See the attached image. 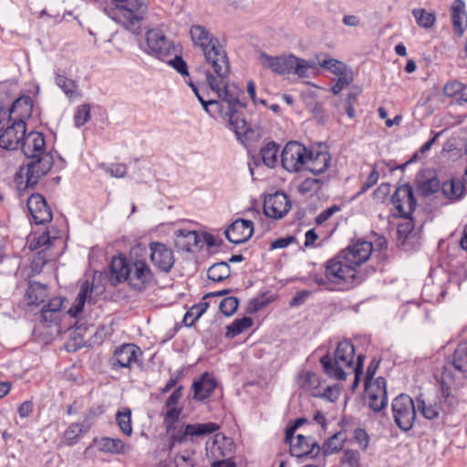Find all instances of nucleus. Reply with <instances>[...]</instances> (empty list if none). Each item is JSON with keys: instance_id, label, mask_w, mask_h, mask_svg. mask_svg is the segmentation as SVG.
Instances as JSON below:
<instances>
[{"instance_id": "nucleus-1", "label": "nucleus", "mask_w": 467, "mask_h": 467, "mask_svg": "<svg viewBox=\"0 0 467 467\" xmlns=\"http://www.w3.org/2000/svg\"><path fill=\"white\" fill-rule=\"evenodd\" d=\"M19 149L30 161L26 164L25 184L24 175L21 171L16 174L15 181L19 190L33 189L39 180L51 170L54 163L53 156L50 152L46 151L45 137L38 131L26 132Z\"/></svg>"}, {"instance_id": "nucleus-2", "label": "nucleus", "mask_w": 467, "mask_h": 467, "mask_svg": "<svg viewBox=\"0 0 467 467\" xmlns=\"http://www.w3.org/2000/svg\"><path fill=\"white\" fill-rule=\"evenodd\" d=\"M194 46L199 47L203 54L205 63L214 74L221 78L230 74V63L227 53L219 39L201 25H193L190 29Z\"/></svg>"}, {"instance_id": "nucleus-3", "label": "nucleus", "mask_w": 467, "mask_h": 467, "mask_svg": "<svg viewBox=\"0 0 467 467\" xmlns=\"http://www.w3.org/2000/svg\"><path fill=\"white\" fill-rule=\"evenodd\" d=\"M105 14L139 36L146 27L145 0H104Z\"/></svg>"}, {"instance_id": "nucleus-4", "label": "nucleus", "mask_w": 467, "mask_h": 467, "mask_svg": "<svg viewBox=\"0 0 467 467\" xmlns=\"http://www.w3.org/2000/svg\"><path fill=\"white\" fill-rule=\"evenodd\" d=\"M375 266L366 267L365 270H355L338 254L324 264V275L330 282V291H346L362 284L369 275L375 273Z\"/></svg>"}, {"instance_id": "nucleus-5", "label": "nucleus", "mask_w": 467, "mask_h": 467, "mask_svg": "<svg viewBox=\"0 0 467 467\" xmlns=\"http://www.w3.org/2000/svg\"><path fill=\"white\" fill-rule=\"evenodd\" d=\"M142 250L140 245L134 246L130 250V255L134 259V272L131 270L124 257H114L111 260L110 283L113 285L130 279V285L139 291L145 287L146 283V262L140 259V252Z\"/></svg>"}, {"instance_id": "nucleus-6", "label": "nucleus", "mask_w": 467, "mask_h": 467, "mask_svg": "<svg viewBox=\"0 0 467 467\" xmlns=\"http://www.w3.org/2000/svg\"><path fill=\"white\" fill-rule=\"evenodd\" d=\"M206 80L208 87L213 92L217 94L219 100H216L220 106L213 107V114L215 112L222 113L226 109H231L234 108H245L246 103L244 101V93L243 89H241L234 83L230 84L229 82H225L224 80L228 78L229 75L226 78H221L214 75L210 71H205Z\"/></svg>"}, {"instance_id": "nucleus-7", "label": "nucleus", "mask_w": 467, "mask_h": 467, "mask_svg": "<svg viewBox=\"0 0 467 467\" xmlns=\"http://www.w3.org/2000/svg\"><path fill=\"white\" fill-rule=\"evenodd\" d=\"M355 348L349 340H343L337 346L333 355L327 353L320 358V364L326 375L338 380L347 378L345 368H353Z\"/></svg>"}, {"instance_id": "nucleus-8", "label": "nucleus", "mask_w": 467, "mask_h": 467, "mask_svg": "<svg viewBox=\"0 0 467 467\" xmlns=\"http://www.w3.org/2000/svg\"><path fill=\"white\" fill-rule=\"evenodd\" d=\"M395 424L402 431L412 429L417 418V403L407 394H400L391 402Z\"/></svg>"}, {"instance_id": "nucleus-9", "label": "nucleus", "mask_w": 467, "mask_h": 467, "mask_svg": "<svg viewBox=\"0 0 467 467\" xmlns=\"http://www.w3.org/2000/svg\"><path fill=\"white\" fill-rule=\"evenodd\" d=\"M308 151L300 142L294 140L287 142L281 152L282 167L289 172L304 171Z\"/></svg>"}, {"instance_id": "nucleus-10", "label": "nucleus", "mask_w": 467, "mask_h": 467, "mask_svg": "<svg viewBox=\"0 0 467 467\" xmlns=\"http://www.w3.org/2000/svg\"><path fill=\"white\" fill-rule=\"evenodd\" d=\"M219 430V425L214 422L187 424L185 426H176V431L170 432V447L175 443L182 444L188 440L194 441V438L212 434Z\"/></svg>"}, {"instance_id": "nucleus-11", "label": "nucleus", "mask_w": 467, "mask_h": 467, "mask_svg": "<svg viewBox=\"0 0 467 467\" xmlns=\"http://www.w3.org/2000/svg\"><path fill=\"white\" fill-rule=\"evenodd\" d=\"M373 251L374 244L371 242L357 240L337 254L355 270H361V265L369 260Z\"/></svg>"}, {"instance_id": "nucleus-12", "label": "nucleus", "mask_w": 467, "mask_h": 467, "mask_svg": "<svg viewBox=\"0 0 467 467\" xmlns=\"http://www.w3.org/2000/svg\"><path fill=\"white\" fill-rule=\"evenodd\" d=\"M390 202L397 211V213L394 214L396 217L411 219V215L417 208V200L410 184L405 183L397 187Z\"/></svg>"}, {"instance_id": "nucleus-13", "label": "nucleus", "mask_w": 467, "mask_h": 467, "mask_svg": "<svg viewBox=\"0 0 467 467\" xmlns=\"http://www.w3.org/2000/svg\"><path fill=\"white\" fill-rule=\"evenodd\" d=\"M178 47L158 29H148V55L164 61L171 57Z\"/></svg>"}, {"instance_id": "nucleus-14", "label": "nucleus", "mask_w": 467, "mask_h": 467, "mask_svg": "<svg viewBox=\"0 0 467 467\" xmlns=\"http://www.w3.org/2000/svg\"><path fill=\"white\" fill-rule=\"evenodd\" d=\"M368 408L374 412H380L388 405L387 381L378 377L372 384L365 386Z\"/></svg>"}, {"instance_id": "nucleus-15", "label": "nucleus", "mask_w": 467, "mask_h": 467, "mask_svg": "<svg viewBox=\"0 0 467 467\" xmlns=\"http://www.w3.org/2000/svg\"><path fill=\"white\" fill-rule=\"evenodd\" d=\"M26 131V122L22 119H15L0 134V147L7 150L19 149L22 140L25 139Z\"/></svg>"}, {"instance_id": "nucleus-16", "label": "nucleus", "mask_w": 467, "mask_h": 467, "mask_svg": "<svg viewBox=\"0 0 467 467\" xmlns=\"http://www.w3.org/2000/svg\"><path fill=\"white\" fill-rule=\"evenodd\" d=\"M290 208V200L288 196L282 192L269 194L264 201V213L265 216L275 220L283 218L289 212Z\"/></svg>"}, {"instance_id": "nucleus-17", "label": "nucleus", "mask_w": 467, "mask_h": 467, "mask_svg": "<svg viewBox=\"0 0 467 467\" xmlns=\"http://www.w3.org/2000/svg\"><path fill=\"white\" fill-rule=\"evenodd\" d=\"M150 261L160 271L168 273L174 265L173 252L166 244L159 242L150 244Z\"/></svg>"}, {"instance_id": "nucleus-18", "label": "nucleus", "mask_w": 467, "mask_h": 467, "mask_svg": "<svg viewBox=\"0 0 467 467\" xmlns=\"http://www.w3.org/2000/svg\"><path fill=\"white\" fill-rule=\"evenodd\" d=\"M26 205L36 224H44L52 220L51 209L41 194L32 193L27 200Z\"/></svg>"}, {"instance_id": "nucleus-19", "label": "nucleus", "mask_w": 467, "mask_h": 467, "mask_svg": "<svg viewBox=\"0 0 467 467\" xmlns=\"http://www.w3.org/2000/svg\"><path fill=\"white\" fill-rule=\"evenodd\" d=\"M226 239L235 244L247 242L254 234V223L250 220L237 219L224 232Z\"/></svg>"}, {"instance_id": "nucleus-20", "label": "nucleus", "mask_w": 467, "mask_h": 467, "mask_svg": "<svg viewBox=\"0 0 467 467\" xmlns=\"http://www.w3.org/2000/svg\"><path fill=\"white\" fill-rule=\"evenodd\" d=\"M141 353L140 348L134 344H124L114 351L111 358L112 367L115 368H131L136 365L140 367L138 363V353Z\"/></svg>"}, {"instance_id": "nucleus-21", "label": "nucleus", "mask_w": 467, "mask_h": 467, "mask_svg": "<svg viewBox=\"0 0 467 467\" xmlns=\"http://www.w3.org/2000/svg\"><path fill=\"white\" fill-rule=\"evenodd\" d=\"M262 66L279 75L291 74L292 55L272 57L265 52L259 56Z\"/></svg>"}, {"instance_id": "nucleus-22", "label": "nucleus", "mask_w": 467, "mask_h": 467, "mask_svg": "<svg viewBox=\"0 0 467 467\" xmlns=\"http://www.w3.org/2000/svg\"><path fill=\"white\" fill-rule=\"evenodd\" d=\"M295 440L296 441L290 444V453L292 456L301 458L309 454L317 455L319 453L320 447L311 436L306 437L298 434Z\"/></svg>"}, {"instance_id": "nucleus-23", "label": "nucleus", "mask_w": 467, "mask_h": 467, "mask_svg": "<svg viewBox=\"0 0 467 467\" xmlns=\"http://www.w3.org/2000/svg\"><path fill=\"white\" fill-rule=\"evenodd\" d=\"M93 294L94 285H91L88 280L83 282L75 302L67 311L68 315L72 317H77L83 311L86 302L94 304L96 302V297Z\"/></svg>"}, {"instance_id": "nucleus-24", "label": "nucleus", "mask_w": 467, "mask_h": 467, "mask_svg": "<svg viewBox=\"0 0 467 467\" xmlns=\"http://www.w3.org/2000/svg\"><path fill=\"white\" fill-rule=\"evenodd\" d=\"M176 247L186 252H194L202 248L201 239L196 231L179 229L175 232Z\"/></svg>"}, {"instance_id": "nucleus-25", "label": "nucleus", "mask_w": 467, "mask_h": 467, "mask_svg": "<svg viewBox=\"0 0 467 467\" xmlns=\"http://www.w3.org/2000/svg\"><path fill=\"white\" fill-rule=\"evenodd\" d=\"M453 29L458 36H462L467 27V13L463 0H454L451 6Z\"/></svg>"}, {"instance_id": "nucleus-26", "label": "nucleus", "mask_w": 467, "mask_h": 467, "mask_svg": "<svg viewBox=\"0 0 467 467\" xmlns=\"http://www.w3.org/2000/svg\"><path fill=\"white\" fill-rule=\"evenodd\" d=\"M244 108H234L219 113L224 119H228L231 129L237 136L245 134L249 130L247 122L244 117Z\"/></svg>"}, {"instance_id": "nucleus-27", "label": "nucleus", "mask_w": 467, "mask_h": 467, "mask_svg": "<svg viewBox=\"0 0 467 467\" xmlns=\"http://www.w3.org/2000/svg\"><path fill=\"white\" fill-rule=\"evenodd\" d=\"M215 388V380L209 377L208 373L205 372L192 383V389L194 393L193 399L197 400H204L213 394Z\"/></svg>"}, {"instance_id": "nucleus-28", "label": "nucleus", "mask_w": 467, "mask_h": 467, "mask_svg": "<svg viewBox=\"0 0 467 467\" xmlns=\"http://www.w3.org/2000/svg\"><path fill=\"white\" fill-rule=\"evenodd\" d=\"M329 163L330 155L327 152L319 151L314 154L309 150L304 170L309 171L315 175H319L327 170Z\"/></svg>"}, {"instance_id": "nucleus-29", "label": "nucleus", "mask_w": 467, "mask_h": 467, "mask_svg": "<svg viewBox=\"0 0 467 467\" xmlns=\"http://www.w3.org/2000/svg\"><path fill=\"white\" fill-rule=\"evenodd\" d=\"M466 192L465 183L458 178H451L441 184L442 194L451 202L462 199Z\"/></svg>"}, {"instance_id": "nucleus-30", "label": "nucleus", "mask_w": 467, "mask_h": 467, "mask_svg": "<svg viewBox=\"0 0 467 467\" xmlns=\"http://www.w3.org/2000/svg\"><path fill=\"white\" fill-rule=\"evenodd\" d=\"M453 381L454 378L451 370L449 368L444 367L441 377V396L444 398L445 403H447L451 408H453L457 403L455 397L451 393V384Z\"/></svg>"}, {"instance_id": "nucleus-31", "label": "nucleus", "mask_w": 467, "mask_h": 467, "mask_svg": "<svg viewBox=\"0 0 467 467\" xmlns=\"http://www.w3.org/2000/svg\"><path fill=\"white\" fill-rule=\"evenodd\" d=\"M417 410L427 420H433L439 418L441 407L436 401L427 403L424 400L423 394L420 393L417 399Z\"/></svg>"}, {"instance_id": "nucleus-32", "label": "nucleus", "mask_w": 467, "mask_h": 467, "mask_svg": "<svg viewBox=\"0 0 467 467\" xmlns=\"http://www.w3.org/2000/svg\"><path fill=\"white\" fill-rule=\"evenodd\" d=\"M298 384L300 388L310 390L314 397L320 396V391L318 390L320 378L317 373L312 371H303L299 374Z\"/></svg>"}, {"instance_id": "nucleus-33", "label": "nucleus", "mask_w": 467, "mask_h": 467, "mask_svg": "<svg viewBox=\"0 0 467 467\" xmlns=\"http://www.w3.org/2000/svg\"><path fill=\"white\" fill-rule=\"evenodd\" d=\"M451 358L453 368L467 379V342L460 343Z\"/></svg>"}, {"instance_id": "nucleus-34", "label": "nucleus", "mask_w": 467, "mask_h": 467, "mask_svg": "<svg viewBox=\"0 0 467 467\" xmlns=\"http://www.w3.org/2000/svg\"><path fill=\"white\" fill-rule=\"evenodd\" d=\"M29 304L39 305L47 296V285L39 282H30L26 289Z\"/></svg>"}, {"instance_id": "nucleus-35", "label": "nucleus", "mask_w": 467, "mask_h": 467, "mask_svg": "<svg viewBox=\"0 0 467 467\" xmlns=\"http://www.w3.org/2000/svg\"><path fill=\"white\" fill-rule=\"evenodd\" d=\"M324 57L322 61H320V67L330 71L334 75L340 77L353 72L344 62L327 57V54H325Z\"/></svg>"}, {"instance_id": "nucleus-36", "label": "nucleus", "mask_w": 467, "mask_h": 467, "mask_svg": "<svg viewBox=\"0 0 467 467\" xmlns=\"http://www.w3.org/2000/svg\"><path fill=\"white\" fill-rule=\"evenodd\" d=\"M279 145L275 141H269L260 150L263 162L269 168H274L277 163Z\"/></svg>"}, {"instance_id": "nucleus-37", "label": "nucleus", "mask_w": 467, "mask_h": 467, "mask_svg": "<svg viewBox=\"0 0 467 467\" xmlns=\"http://www.w3.org/2000/svg\"><path fill=\"white\" fill-rule=\"evenodd\" d=\"M208 278L214 282H222L231 275V268L226 262L213 264L207 271Z\"/></svg>"}, {"instance_id": "nucleus-38", "label": "nucleus", "mask_w": 467, "mask_h": 467, "mask_svg": "<svg viewBox=\"0 0 467 467\" xmlns=\"http://www.w3.org/2000/svg\"><path fill=\"white\" fill-rule=\"evenodd\" d=\"M348 439L347 431H340L333 434L324 443L323 450L325 454H332L340 451Z\"/></svg>"}, {"instance_id": "nucleus-39", "label": "nucleus", "mask_w": 467, "mask_h": 467, "mask_svg": "<svg viewBox=\"0 0 467 467\" xmlns=\"http://www.w3.org/2000/svg\"><path fill=\"white\" fill-rule=\"evenodd\" d=\"M55 83L68 99L78 96V84L75 80L68 78L65 75L57 73Z\"/></svg>"}, {"instance_id": "nucleus-40", "label": "nucleus", "mask_w": 467, "mask_h": 467, "mask_svg": "<svg viewBox=\"0 0 467 467\" xmlns=\"http://www.w3.org/2000/svg\"><path fill=\"white\" fill-rule=\"evenodd\" d=\"M253 326V319L248 317L235 319L231 325L227 326L225 337L234 338Z\"/></svg>"}, {"instance_id": "nucleus-41", "label": "nucleus", "mask_w": 467, "mask_h": 467, "mask_svg": "<svg viewBox=\"0 0 467 467\" xmlns=\"http://www.w3.org/2000/svg\"><path fill=\"white\" fill-rule=\"evenodd\" d=\"M98 447L104 452L122 453L125 445L120 439L104 437L98 441Z\"/></svg>"}, {"instance_id": "nucleus-42", "label": "nucleus", "mask_w": 467, "mask_h": 467, "mask_svg": "<svg viewBox=\"0 0 467 467\" xmlns=\"http://www.w3.org/2000/svg\"><path fill=\"white\" fill-rule=\"evenodd\" d=\"M89 426L82 423H72L64 432L65 441L68 445L75 444L78 439L88 431Z\"/></svg>"}, {"instance_id": "nucleus-43", "label": "nucleus", "mask_w": 467, "mask_h": 467, "mask_svg": "<svg viewBox=\"0 0 467 467\" xmlns=\"http://www.w3.org/2000/svg\"><path fill=\"white\" fill-rule=\"evenodd\" d=\"M63 305L61 297H53L46 304L41 310L42 319L46 322H52Z\"/></svg>"}, {"instance_id": "nucleus-44", "label": "nucleus", "mask_w": 467, "mask_h": 467, "mask_svg": "<svg viewBox=\"0 0 467 467\" xmlns=\"http://www.w3.org/2000/svg\"><path fill=\"white\" fill-rule=\"evenodd\" d=\"M209 307L208 302H201L193 305L184 315L183 322L185 326L192 327L202 316Z\"/></svg>"}, {"instance_id": "nucleus-45", "label": "nucleus", "mask_w": 467, "mask_h": 467, "mask_svg": "<svg viewBox=\"0 0 467 467\" xmlns=\"http://www.w3.org/2000/svg\"><path fill=\"white\" fill-rule=\"evenodd\" d=\"M412 15L420 27L431 28L435 24L436 16L434 13L427 12L422 8H416L412 10Z\"/></svg>"}, {"instance_id": "nucleus-46", "label": "nucleus", "mask_w": 467, "mask_h": 467, "mask_svg": "<svg viewBox=\"0 0 467 467\" xmlns=\"http://www.w3.org/2000/svg\"><path fill=\"white\" fill-rule=\"evenodd\" d=\"M116 422L123 434L127 436L131 435V410L129 408H125L123 410L117 412Z\"/></svg>"}, {"instance_id": "nucleus-47", "label": "nucleus", "mask_w": 467, "mask_h": 467, "mask_svg": "<svg viewBox=\"0 0 467 467\" xmlns=\"http://www.w3.org/2000/svg\"><path fill=\"white\" fill-rule=\"evenodd\" d=\"M201 91H202L205 94V96L209 97L210 91H212V90L208 87L207 83H206V85H202L201 87V88L197 90V93H194V94L197 97L200 103L202 104L203 109L209 115L213 116V107L220 106V104L216 102V99H205L204 95L202 94Z\"/></svg>"}, {"instance_id": "nucleus-48", "label": "nucleus", "mask_w": 467, "mask_h": 467, "mask_svg": "<svg viewBox=\"0 0 467 467\" xmlns=\"http://www.w3.org/2000/svg\"><path fill=\"white\" fill-rule=\"evenodd\" d=\"M439 190L441 191V184L436 177L419 182L417 185L418 192L424 197L435 193Z\"/></svg>"}, {"instance_id": "nucleus-49", "label": "nucleus", "mask_w": 467, "mask_h": 467, "mask_svg": "<svg viewBox=\"0 0 467 467\" xmlns=\"http://www.w3.org/2000/svg\"><path fill=\"white\" fill-rule=\"evenodd\" d=\"M57 238H51L48 232H43L38 237L34 238L29 244L32 251H46L48 252L54 241Z\"/></svg>"}, {"instance_id": "nucleus-50", "label": "nucleus", "mask_w": 467, "mask_h": 467, "mask_svg": "<svg viewBox=\"0 0 467 467\" xmlns=\"http://www.w3.org/2000/svg\"><path fill=\"white\" fill-rule=\"evenodd\" d=\"M179 53H181L180 47L176 48V52L173 54V58L168 57L164 61L168 65L171 66L182 76H189L187 63L183 60L182 57Z\"/></svg>"}, {"instance_id": "nucleus-51", "label": "nucleus", "mask_w": 467, "mask_h": 467, "mask_svg": "<svg viewBox=\"0 0 467 467\" xmlns=\"http://www.w3.org/2000/svg\"><path fill=\"white\" fill-rule=\"evenodd\" d=\"M194 451L185 450L174 457L173 463L175 467H194L195 461L193 458Z\"/></svg>"}, {"instance_id": "nucleus-52", "label": "nucleus", "mask_w": 467, "mask_h": 467, "mask_svg": "<svg viewBox=\"0 0 467 467\" xmlns=\"http://www.w3.org/2000/svg\"><path fill=\"white\" fill-rule=\"evenodd\" d=\"M239 306V300L235 296H228L223 298L219 306L220 311L226 317L234 315Z\"/></svg>"}, {"instance_id": "nucleus-53", "label": "nucleus", "mask_w": 467, "mask_h": 467, "mask_svg": "<svg viewBox=\"0 0 467 467\" xmlns=\"http://www.w3.org/2000/svg\"><path fill=\"white\" fill-rule=\"evenodd\" d=\"M181 412L182 409H177L173 407L169 408L164 417V423L166 425L168 433L176 431V422L179 420Z\"/></svg>"}, {"instance_id": "nucleus-54", "label": "nucleus", "mask_w": 467, "mask_h": 467, "mask_svg": "<svg viewBox=\"0 0 467 467\" xmlns=\"http://www.w3.org/2000/svg\"><path fill=\"white\" fill-rule=\"evenodd\" d=\"M292 59L294 61H292L291 74H295L299 78H309L311 76V72L308 71L305 64V59L294 55H292Z\"/></svg>"}, {"instance_id": "nucleus-55", "label": "nucleus", "mask_w": 467, "mask_h": 467, "mask_svg": "<svg viewBox=\"0 0 467 467\" xmlns=\"http://www.w3.org/2000/svg\"><path fill=\"white\" fill-rule=\"evenodd\" d=\"M90 119V106L89 104H82L77 108L74 115V121L77 127H81Z\"/></svg>"}, {"instance_id": "nucleus-56", "label": "nucleus", "mask_w": 467, "mask_h": 467, "mask_svg": "<svg viewBox=\"0 0 467 467\" xmlns=\"http://www.w3.org/2000/svg\"><path fill=\"white\" fill-rule=\"evenodd\" d=\"M53 258V255L48 252L40 250L36 251L32 260V269L36 272H40L45 265Z\"/></svg>"}, {"instance_id": "nucleus-57", "label": "nucleus", "mask_w": 467, "mask_h": 467, "mask_svg": "<svg viewBox=\"0 0 467 467\" xmlns=\"http://www.w3.org/2000/svg\"><path fill=\"white\" fill-rule=\"evenodd\" d=\"M271 301V298L266 297V294H262L250 300L247 311L250 314L256 313L265 307Z\"/></svg>"}, {"instance_id": "nucleus-58", "label": "nucleus", "mask_w": 467, "mask_h": 467, "mask_svg": "<svg viewBox=\"0 0 467 467\" xmlns=\"http://www.w3.org/2000/svg\"><path fill=\"white\" fill-rule=\"evenodd\" d=\"M360 454L358 451L347 450L341 460L339 467H358Z\"/></svg>"}, {"instance_id": "nucleus-59", "label": "nucleus", "mask_w": 467, "mask_h": 467, "mask_svg": "<svg viewBox=\"0 0 467 467\" xmlns=\"http://www.w3.org/2000/svg\"><path fill=\"white\" fill-rule=\"evenodd\" d=\"M390 183L382 182L373 192V199L379 203H383L390 192Z\"/></svg>"}, {"instance_id": "nucleus-60", "label": "nucleus", "mask_w": 467, "mask_h": 467, "mask_svg": "<svg viewBox=\"0 0 467 467\" xmlns=\"http://www.w3.org/2000/svg\"><path fill=\"white\" fill-rule=\"evenodd\" d=\"M353 72L347 75L338 77L335 85L331 88V91L334 95H337L341 90L353 82Z\"/></svg>"}, {"instance_id": "nucleus-61", "label": "nucleus", "mask_w": 467, "mask_h": 467, "mask_svg": "<svg viewBox=\"0 0 467 467\" xmlns=\"http://www.w3.org/2000/svg\"><path fill=\"white\" fill-rule=\"evenodd\" d=\"M366 356L364 354H358L357 357V361L355 363V367L352 368L353 372L355 373V379L352 384V389H355L360 380V376L363 374V367H364V360Z\"/></svg>"}, {"instance_id": "nucleus-62", "label": "nucleus", "mask_w": 467, "mask_h": 467, "mask_svg": "<svg viewBox=\"0 0 467 467\" xmlns=\"http://www.w3.org/2000/svg\"><path fill=\"white\" fill-rule=\"evenodd\" d=\"M379 178V173L377 171L376 167H374L372 169L371 172L369 173V175L368 176L366 182L362 184V186L357 195H361V194L365 193L368 189H370L372 186H374L378 182Z\"/></svg>"}, {"instance_id": "nucleus-63", "label": "nucleus", "mask_w": 467, "mask_h": 467, "mask_svg": "<svg viewBox=\"0 0 467 467\" xmlns=\"http://www.w3.org/2000/svg\"><path fill=\"white\" fill-rule=\"evenodd\" d=\"M462 90L463 84L457 80L446 83L443 88V93L448 97H453L454 95L461 93Z\"/></svg>"}, {"instance_id": "nucleus-64", "label": "nucleus", "mask_w": 467, "mask_h": 467, "mask_svg": "<svg viewBox=\"0 0 467 467\" xmlns=\"http://www.w3.org/2000/svg\"><path fill=\"white\" fill-rule=\"evenodd\" d=\"M354 440L365 450L369 441L368 435L364 429L358 428L354 431Z\"/></svg>"}]
</instances>
